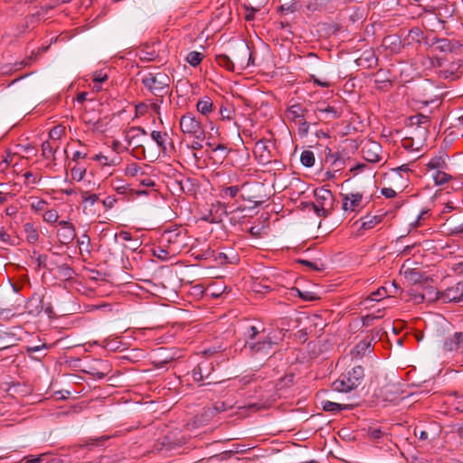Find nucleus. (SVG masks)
<instances>
[{"instance_id":"1","label":"nucleus","mask_w":463,"mask_h":463,"mask_svg":"<svg viewBox=\"0 0 463 463\" xmlns=\"http://www.w3.org/2000/svg\"><path fill=\"white\" fill-rule=\"evenodd\" d=\"M364 378V369L357 365L333 382L332 388L338 392H349L360 386Z\"/></svg>"},{"instance_id":"2","label":"nucleus","mask_w":463,"mask_h":463,"mask_svg":"<svg viewBox=\"0 0 463 463\" xmlns=\"http://www.w3.org/2000/svg\"><path fill=\"white\" fill-rule=\"evenodd\" d=\"M141 81L153 95L163 99L168 93L171 80L165 72H148L142 77Z\"/></svg>"},{"instance_id":"3","label":"nucleus","mask_w":463,"mask_h":463,"mask_svg":"<svg viewBox=\"0 0 463 463\" xmlns=\"http://www.w3.org/2000/svg\"><path fill=\"white\" fill-rule=\"evenodd\" d=\"M186 229L175 228L165 231L162 236V241L168 244V249L173 254L181 251L188 245L190 237L187 235Z\"/></svg>"},{"instance_id":"4","label":"nucleus","mask_w":463,"mask_h":463,"mask_svg":"<svg viewBox=\"0 0 463 463\" xmlns=\"http://www.w3.org/2000/svg\"><path fill=\"white\" fill-rule=\"evenodd\" d=\"M180 128L184 134L194 137L196 139H204L205 133L202 122L192 113H186L180 118Z\"/></svg>"},{"instance_id":"5","label":"nucleus","mask_w":463,"mask_h":463,"mask_svg":"<svg viewBox=\"0 0 463 463\" xmlns=\"http://www.w3.org/2000/svg\"><path fill=\"white\" fill-rule=\"evenodd\" d=\"M430 118L429 116L419 113L409 118V127L414 128L413 135L425 140L429 134Z\"/></svg>"},{"instance_id":"6","label":"nucleus","mask_w":463,"mask_h":463,"mask_svg":"<svg viewBox=\"0 0 463 463\" xmlns=\"http://www.w3.org/2000/svg\"><path fill=\"white\" fill-rule=\"evenodd\" d=\"M435 298L443 303L463 301V280L447 288L441 292H435Z\"/></svg>"},{"instance_id":"7","label":"nucleus","mask_w":463,"mask_h":463,"mask_svg":"<svg viewBox=\"0 0 463 463\" xmlns=\"http://www.w3.org/2000/svg\"><path fill=\"white\" fill-rule=\"evenodd\" d=\"M276 344L277 342L273 340V337L268 335L259 340L245 341V347H249L254 354L263 353L268 354Z\"/></svg>"},{"instance_id":"8","label":"nucleus","mask_w":463,"mask_h":463,"mask_svg":"<svg viewBox=\"0 0 463 463\" xmlns=\"http://www.w3.org/2000/svg\"><path fill=\"white\" fill-rule=\"evenodd\" d=\"M442 351L445 354L460 352L462 355L463 352V331H457L448 335L442 345Z\"/></svg>"},{"instance_id":"9","label":"nucleus","mask_w":463,"mask_h":463,"mask_svg":"<svg viewBox=\"0 0 463 463\" xmlns=\"http://www.w3.org/2000/svg\"><path fill=\"white\" fill-rule=\"evenodd\" d=\"M59 225L61 226V230L57 233L59 241L62 245H68L72 242L76 237L74 225L67 221L59 222Z\"/></svg>"},{"instance_id":"10","label":"nucleus","mask_w":463,"mask_h":463,"mask_svg":"<svg viewBox=\"0 0 463 463\" xmlns=\"http://www.w3.org/2000/svg\"><path fill=\"white\" fill-rule=\"evenodd\" d=\"M248 55L249 45L246 43H241L233 51V61L238 71H242L249 67V61H247Z\"/></svg>"},{"instance_id":"11","label":"nucleus","mask_w":463,"mask_h":463,"mask_svg":"<svg viewBox=\"0 0 463 463\" xmlns=\"http://www.w3.org/2000/svg\"><path fill=\"white\" fill-rule=\"evenodd\" d=\"M382 146L379 143L374 141H368L362 147L363 157L370 163L379 162L381 159L380 153Z\"/></svg>"},{"instance_id":"12","label":"nucleus","mask_w":463,"mask_h":463,"mask_svg":"<svg viewBox=\"0 0 463 463\" xmlns=\"http://www.w3.org/2000/svg\"><path fill=\"white\" fill-rule=\"evenodd\" d=\"M314 195L317 204L326 207L331 212L334 211L335 197L330 190L323 187L317 188L314 192Z\"/></svg>"},{"instance_id":"13","label":"nucleus","mask_w":463,"mask_h":463,"mask_svg":"<svg viewBox=\"0 0 463 463\" xmlns=\"http://www.w3.org/2000/svg\"><path fill=\"white\" fill-rule=\"evenodd\" d=\"M357 66L364 69L374 68L378 64V57L373 49L364 51L361 55L355 60Z\"/></svg>"},{"instance_id":"14","label":"nucleus","mask_w":463,"mask_h":463,"mask_svg":"<svg viewBox=\"0 0 463 463\" xmlns=\"http://www.w3.org/2000/svg\"><path fill=\"white\" fill-rule=\"evenodd\" d=\"M401 390L397 384L387 383L380 390V396L385 402H396L401 398Z\"/></svg>"},{"instance_id":"15","label":"nucleus","mask_w":463,"mask_h":463,"mask_svg":"<svg viewBox=\"0 0 463 463\" xmlns=\"http://www.w3.org/2000/svg\"><path fill=\"white\" fill-rule=\"evenodd\" d=\"M27 313L32 316H39L44 307V298L33 295L26 303Z\"/></svg>"},{"instance_id":"16","label":"nucleus","mask_w":463,"mask_h":463,"mask_svg":"<svg viewBox=\"0 0 463 463\" xmlns=\"http://www.w3.org/2000/svg\"><path fill=\"white\" fill-rule=\"evenodd\" d=\"M308 110L307 108H304L300 103H296L291 105L287 109V117L291 120L297 123L298 120L303 119L306 117L308 118H310L307 116Z\"/></svg>"},{"instance_id":"17","label":"nucleus","mask_w":463,"mask_h":463,"mask_svg":"<svg viewBox=\"0 0 463 463\" xmlns=\"http://www.w3.org/2000/svg\"><path fill=\"white\" fill-rule=\"evenodd\" d=\"M363 199V194L360 193L343 194V210L344 211H354L355 208L360 204Z\"/></svg>"},{"instance_id":"18","label":"nucleus","mask_w":463,"mask_h":463,"mask_svg":"<svg viewBox=\"0 0 463 463\" xmlns=\"http://www.w3.org/2000/svg\"><path fill=\"white\" fill-rule=\"evenodd\" d=\"M315 112H320V113L326 114V118L328 120L338 118L341 116L340 111H338L333 106L326 105L325 102L317 103Z\"/></svg>"},{"instance_id":"19","label":"nucleus","mask_w":463,"mask_h":463,"mask_svg":"<svg viewBox=\"0 0 463 463\" xmlns=\"http://www.w3.org/2000/svg\"><path fill=\"white\" fill-rule=\"evenodd\" d=\"M109 439V436H100L97 438H90L87 439H83L82 442L79 445H75L74 448L83 449L87 448L91 449L93 447L103 446L105 441Z\"/></svg>"},{"instance_id":"20","label":"nucleus","mask_w":463,"mask_h":463,"mask_svg":"<svg viewBox=\"0 0 463 463\" xmlns=\"http://www.w3.org/2000/svg\"><path fill=\"white\" fill-rule=\"evenodd\" d=\"M384 213L380 215H372L367 214L364 217H362L360 221L362 222L361 230H370L373 228L376 224L380 223L383 219Z\"/></svg>"},{"instance_id":"21","label":"nucleus","mask_w":463,"mask_h":463,"mask_svg":"<svg viewBox=\"0 0 463 463\" xmlns=\"http://www.w3.org/2000/svg\"><path fill=\"white\" fill-rule=\"evenodd\" d=\"M268 0H259V4L256 5H252L251 1L249 3H244L242 7L247 12L245 14V20L252 21L254 19L255 13L259 12L262 6L267 3Z\"/></svg>"},{"instance_id":"22","label":"nucleus","mask_w":463,"mask_h":463,"mask_svg":"<svg viewBox=\"0 0 463 463\" xmlns=\"http://www.w3.org/2000/svg\"><path fill=\"white\" fill-rule=\"evenodd\" d=\"M215 60L219 66L226 69L229 71H238L235 62L227 54H218L216 55Z\"/></svg>"},{"instance_id":"23","label":"nucleus","mask_w":463,"mask_h":463,"mask_svg":"<svg viewBox=\"0 0 463 463\" xmlns=\"http://www.w3.org/2000/svg\"><path fill=\"white\" fill-rule=\"evenodd\" d=\"M197 110L203 116L213 111V103L208 96L200 99L196 104Z\"/></svg>"},{"instance_id":"24","label":"nucleus","mask_w":463,"mask_h":463,"mask_svg":"<svg viewBox=\"0 0 463 463\" xmlns=\"http://www.w3.org/2000/svg\"><path fill=\"white\" fill-rule=\"evenodd\" d=\"M180 190L184 194H193L195 191V180L190 177H184L176 181Z\"/></svg>"},{"instance_id":"25","label":"nucleus","mask_w":463,"mask_h":463,"mask_svg":"<svg viewBox=\"0 0 463 463\" xmlns=\"http://www.w3.org/2000/svg\"><path fill=\"white\" fill-rule=\"evenodd\" d=\"M322 408L325 411L338 412L344 410H351L353 405L326 401L322 402Z\"/></svg>"},{"instance_id":"26","label":"nucleus","mask_w":463,"mask_h":463,"mask_svg":"<svg viewBox=\"0 0 463 463\" xmlns=\"http://www.w3.org/2000/svg\"><path fill=\"white\" fill-rule=\"evenodd\" d=\"M147 132L142 127H131L126 133V140L128 145L132 144V141L136 140V137H140L141 136H146Z\"/></svg>"},{"instance_id":"27","label":"nucleus","mask_w":463,"mask_h":463,"mask_svg":"<svg viewBox=\"0 0 463 463\" xmlns=\"http://www.w3.org/2000/svg\"><path fill=\"white\" fill-rule=\"evenodd\" d=\"M24 232L25 234V239L29 243H34L37 241L39 238L38 232L32 222H26L24 225Z\"/></svg>"},{"instance_id":"28","label":"nucleus","mask_w":463,"mask_h":463,"mask_svg":"<svg viewBox=\"0 0 463 463\" xmlns=\"http://www.w3.org/2000/svg\"><path fill=\"white\" fill-rule=\"evenodd\" d=\"M372 351V343L365 336L363 340H361L354 347V352L357 355H364L367 352Z\"/></svg>"},{"instance_id":"29","label":"nucleus","mask_w":463,"mask_h":463,"mask_svg":"<svg viewBox=\"0 0 463 463\" xmlns=\"http://www.w3.org/2000/svg\"><path fill=\"white\" fill-rule=\"evenodd\" d=\"M291 295L298 296L302 298L304 301H314L319 299V298L311 291H301L298 288H291Z\"/></svg>"},{"instance_id":"30","label":"nucleus","mask_w":463,"mask_h":463,"mask_svg":"<svg viewBox=\"0 0 463 463\" xmlns=\"http://www.w3.org/2000/svg\"><path fill=\"white\" fill-rule=\"evenodd\" d=\"M392 294V291L389 290L386 287H381L376 291L371 293L367 300L370 301H379L381 299L389 297Z\"/></svg>"},{"instance_id":"31","label":"nucleus","mask_w":463,"mask_h":463,"mask_svg":"<svg viewBox=\"0 0 463 463\" xmlns=\"http://www.w3.org/2000/svg\"><path fill=\"white\" fill-rule=\"evenodd\" d=\"M430 169H436L437 171L446 169L448 167L446 159L444 156H435L427 165Z\"/></svg>"},{"instance_id":"32","label":"nucleus","mask_w":463,"mask_h":463,"mask_svg":"<svg viewBox=\"0 0 463 463\" xmlns=\"http://www.w3.org/2000/svg\"><path fill=\"white\" fill-rule=\"evenodd\" d=\"M300 162L306 167H311L315 164V155L310 150H304L300 156Z\"/></svg>"},{"instance_id":"33","label":"nucleus","mask_w":463,"mask_h":463,"mask_svg":"<svg viewBox=\"0 0 463 463\" xmlns=\"http://www.w3.org/2000/svg\"><path fill=\"white\" fill-rule=\"evenodd\" d=\"M432 178L436 185H442L448 183L452 176L441 170H439L433 174Z\"/></svg>"},{"instance_id":"34","label":"nucleus","mask_w":463,"mask_h":463,"mask_svg":"<svg viewBox=\"0 0 463 463\" xmlns=\"http://www.w3.org/2000/svg\"><path fill=\"white\" fill-rule=\"evenodd\" d=\"M206 363H200L193 369L192 376L194 381L198 383L203 381L205 376L203 375V371L206 367Z\"/></svg>"},{"instance_id":"35","label":"nucleus","mask_w":463,"mask_h":463,"mask_svg":"<svg viewBox=\"0 0 463 463\" xmlns=\"http://www.w3.org/2000/svg\"><path fill=\"white\" fill-rule=\"evenodd\" d=\"M167 137L166 133H162L161 131L153 130L151 132L152 139L157 144L159 147L163 150H165V141Z\"/></svg>"},{"instance_id":"36","label":"nucleus","mask_w":463,"mask_h":463,"mask_svg":"<svg viewBox=\"0 0 463 463\" xmlns=\"http://www.w3.org/2000/svg\"><path fill=\"white\" fill-rule=\"evenodd\" d=\"M203 58V55L201 52H190L186 57V61L193 67L198 66L202 60Z\"/></svg>"},{"instance_id":"37","label":"nucleus","mask_w":463,"mask_h":463,"mask_svg":"<svg viewBox=\"0 0 463 463\" xmlns=\"http://www.w3.org/2000/svg\"><path fill=\"white\" fill-rule=\"evenodd\" d=\"M71 173L72 179L80 182L83 179L86 174V168L77 164L71 169Z\"/></svg>"},{"instance_id":"38","label":"nucleus","mask_w":463,"mask_h":463,"mask_svg":"<svg viewBox=\"0 0 463 463\" xmlns=\"http://www.w3.org/2000/svg\"><path fill=\"white\" fill-rule=\"evenodd\" d=\"M326 158H332L333 162L332 164L340 169L342 165H344V160L341 159V156L338 153H332L331 149L329 147L326 148Z\"/></svg>"},{"instance_id":"39","label":"nucleus","mask_w":463,"mask_h":463,"mask_svg":"<svg viewBox=\"0 0 463 463\" xmlns=\"http://www.w3.org/2000/svg\"><path fill=\"white\" fill-rule=\"evenodd\" d=\"M112 186L118 194H128L129 192H132V189L129 187V185L122 184L120 180L113 181Z\"/></svg>"},{"instance_id":"40","label":"nucleus","mask_w":463,"mask_h":463,"mask_svg":"<svg viewBox=\"0 0 463 463\" xmlns=\"http://www.w3.org/2000/svg\"><path fill=\"white\" fill-rule=\"evenodd\" d=\"M307 205H311L315 213L319 217L326 218L332 213L330 210L326 209V207H323V206L317 204V202L307 203Z\"/></svg>"},{"instance_id":"41","label":"nucleus","mask_w":463,"mask_h":463,"mask_svg":"<svg viewBox=\"0 0 463 463\" xmlns=\"http://www.w3.org/2000/svg\"><path fill=\"white\" fill-rule=\"evenodd\" d=\"M82 197V203H90V205H93L99 200V197L96 194H90L87 191H80Z\"/></svg>"},{"instance_id":"42","label":"nucleus","mask_w":463,"mask_h":463,"mask_svg":"<svg viewBox=\"0 0 463 463\" xmlns=\"http://www.w3.org/2000/svg\"><path fill=\"white\" fill-rule=\"evenodd\" d=\"M260 334L259 328L255 326H249L244 332V335L246 336V341H255L258 335Z\"/></svg>"},{"instance_id":"43","label":"nucleus","mask_w":463,"mask_h":463,"mask_svg":"<svg viewBox=\"0 0 463 463\" xmlns=\"http://www.w3.org/2000/svg\"><path fill=\"white\" fill-rule=\"evenodd\" d=\"M239 191H240V188L237 185L227 186V187H224L222 189L221 195L222 197L229 196L231 198H234L237 196Z\"/></svg>"},{"instance_id":"44","label":"nucleus","mask_w":463,"mask_h":463,"mask_svg":"<svg viewBox=\"0 0 463 463\" xmlns=\"http://www.w3.org/2000/svg\"><path fill=\"white\" fill-rule=\"evenodd\" d=\"M297 123H298V135L300 137H306L308 134L309 131V125L310 123L306 120V118L300 120H298Z\"/></svg>"},{"instance_id":"45","label":"nucleus","mask_w":463,"mask_h":463,"mask_svg":"<svg viewBox=\"0 0 463 463\" xmlns=\"http://www.w3.org/2000/svg\"><path fill=\"white\" fill-rule=\"evenodd\" d=\"M54 150L49 141L42 144V155L45 159H49L53 156Z\"/></svg>"},{"instance_id":"46","label":"nucleus","mask_w":463,"mask_h":463,"mask_svg":"<svg viewBox=\"0 0 463 463\" xmlns=\"http://www.w3.org/2000/svg\"><path fill=\"white\" fill-rule=\"evenodd\" d=\"M59 213L56 210L52 209L45 212L43 214V220L49 223H54L58 221Z\"/></svg>"},{"instance_id":"47","label":"nucleus","mask_w":463,"mask_h":463,"mask_svg":"<svg viewBox=\"0 0 463 463\" xmlns=\"http://www.w3.org/2000/svg\"><path fill=\"white\" fill-rule=\"evenodd\" d=\"M383 328H373L366 337L370 340V342L373 344V342H377L381 340L382 335L384 334Z\"/></svg>"},{"instance_id":"48","label":"nucleus","mask_w":463,"mask_h":463,"mask_svg":"<svg viewBox=\"0 0 463 463\" xmlns=\"http://www.w3.org/2000/svg\"><path fill=\"white\" fill-rule=\"evenodd\" d=\"M154 256H156L157 259L165 260H167L168 256L172 251L168 250H165L162 247H157L153 250Z\"/></svg>"},{"instance_id":"49","label":"nucleus","mask_w":463,"mask_h":463,"mask_svg":"<svg viewBox=\"0 0 463 463\" xmlns=\"http://www.w3.org/2000/svg\"><path fill=\"white\" fill-rule=\"evenodd\" d=\"M297 262L317 271H321L325 269L323 264L319 266L317 263L307 260L298 259Z\"/></svg>"},{"instance_id":"50","label":"nucleus","mask_w":463,"mask_h":463,"mask_svg":"<svg viewBox=\"0 0 463 463\" xmlns=\"http://www.w3.org/2000/svg\"><path fill=\"white\" fill-rule=\"evenodd\" d=\"M457 69L458 68H456L455 65L452 64L449 69L440 71V76L444 79H455L458 77L455 75Z\"/></svg>"},{"instance_id":"51","label":"nucleus","mask_w":463,"mask_h":463,"mask_svg":"<svg viewBox=\"0 0 463 463\" xmlns=\"http://www.w3.org/2000/svg\"><path fill=\"white\" fill-rule=\"evenodd\" d=\"M58 269L63 277H65L66 279L71 278L73 274V269L70 266L63 264L59 266Z\"/></svg>"},{"instance_id":"52","label":"nucleus","mask_w":463,"mask_h":463,"mask_svg":"<svg viewBox=\"0 0 463 463\" xmlns=\"http://www.w3.org/2000/svg\"><path fill=\"white\" fill-rule=\"evenodd\" d=\"M409 35L411 37L412 40L420 42L423 36V33L420 28L414 27L410 30Z\"/></svg>"},{"instance_id":"53","label":"nucleus","mask_w":463,"mask_h":463,"mask_svg":"<svg viewBox=\"0 0 463 463\" xmlns=\"http://www.w3.org/2000/svg\"><path fill=\"white\" fill-rule=\"evenodd\" d=\"M446 13H447V14L443 15V14H441V10H440V8H437V11H436V13H435L436 17H437V19L439 20V22L440 24H443V26H442L443 28H444V24H445V23H446V20H445L444 18L451 16V15H452L453 11H449V10H447V11H446Z\"/></svg>"},{"instance_id":"54","label":"nucleus","mask_w":463,"mask_h":463,"mask_svg":"<svg viewBox=\"0 0 463 463\" xmlns=\"http://www.w3.org/2000/svg\"><path fill=\"white\" fill-rule=\"evenodd\" d=\"M382 316H374V315H366L365 317H363L362 323L364 326H372L374 319L381 318Z\"/></svg>"},{"instance_id":"55","label":"nucleus","mask_w":463,"mask_h":463,"mask_svg":"<svg viewBox=\"0 0 463 463\" xmlns=\"http://www.w3.org/2000/svg\"><path fill=\"white\" fill-rule=\"evenodd\" d=\"M108 80V75L106 73L95 72L93 75V82H96V84H101L105 82Z\"/></svg>"},{"instance_id":"56","label":"nucleus","mask_w":463,"mask_h":463,"mask_svg":"<svg viewBox=\"0 0 463 463\" xmlns=\"http://www.w3.org/2000/svg\"><path fill=\"white\" fill-rule=\"evenodd\" d=\"M117 203V198L115 196H108L102 201V204L106 209H111L115 203Z\"/></svg>"},{"instance_id":"57","label":"nucleus","mask_w":463,"mask_h":463,"mask_svg":"<svg viewBox=\"0 0 463 463\" xmlns=\"http://www.w3.org/2000/svg\"><path fill=\"white\" fill-rule=\"evenodd\" d=\"M439 45L437 46L438 49H439L442 52L449 50V41L448 39H438L436 41Z\"/></svg>"},{"instance_id":"58","label":"nucleus","mask_w":463,"mask_h":463,"mask_svg":"<svg viewBox=\"0 0 463 463\" xmlns=\"http://www.w3.org/2000/svg\"><path fill=\"white\" fill-rule=\"evenodd\" d=\"M48 256L46 254H41L37 257L36 262L39 268L47 269Z\"/></svg>"},{"instance_id":"59","label":"nucleus","mask_w":463,"mask_h":463,"mask_svg":"<svg viewBox=\"0 0 463 463\" xmlns=\"http://www.w3.org/2000/svg\"><path fill=\"white\" fill-rule=\"evenodd\" d=\"M115 237L116 238L119 237L123 241H129V242H131L133 241L131 233L127 231H121L118 233H116Z\"/></svg>"},{"instance_id":"60","label":"nucleus","mask_w":463,"mask_h":463,"mask_svg":"<svg viewBox=\"0 0 463 463\" xmlns=\"http://www.w3.org/2000/svg\"><path fill=\"white\" fill-rule=\"evenodd\" d=\"M381 194L386 198H393L396 196V192L391 187L382 188Z\"/></svg>"},{"instance_id":"61","label":"nucleus","mask_w":463,"mask_h":463,"mask_svg":"<svg viewBox=\"0 0 463 463\" xmlns=\"http://www.w3.org/2000/svg\"><path fill=\"white\" fill-rule=\"evenodd\" d=\"M279 9L282 12H288V13H294L298 10L297 4H290V5H280Z\"/></svg>"},{"instance_id":"62","label":"nucleus","mask_w":463,"mask_h":463,"mask_svg":"<svg viewBox=\"0 0 463 463\" xmlns=\"http://www.w3.org/2000/svg\"><path fill=\"white\" fill-rule=\"evenodd\" d=\"M139 137H136L135 141H132V143L135 144L134 151L140 153L142 155H145V147L144 145L139 142Z\"/></svg>"},{"instance_id":"63","label":"nucleus","mask_w":463,"mask_h":463,"mask_svg":"<svg viewBox=\"0 0 463 463\" xmlns=\"http://www.w3.org/2000/svg\"><path fill=\"white\" fill-rule=\"evenodd\" d=\"M293 380H294L293 374L287 375L280 379V384H282V386H285V387L290 386L293 383Z\"/></svg>"},{"instance_id":"64","label":"nucleus","mask_w":463,"mask_h":463,"mask_svg":"<svg viewBox=\"0 0 463 463\" xmlns=\"http://www.w3.org/2000/svg\"><path fill=\"white\" fill-rule=\"evenodd\" d=\"M141 170V167L137 165V164H132L127 168V172L131 175L132 176H135L137 175V173Z\"/></svg>"}]
</instances>
